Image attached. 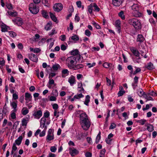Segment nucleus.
I'll list each match as a JSON object with an SVG mask.
<instances>
[{
	"mask_svg": "<svg viewBox=\"0 0 157 157\" xmlns=\"http://www.w3.org/2000/svg\"><path fill=\"white\" fill-rule=\"evenodd\" d=\"M80 124L83 129L87 130L90 128V122L86 113L82 111H79Z\"/></svg>",
	"mask_w": 157,
	"mask_h": 157,
	"instance_id": "obj_1",
	"label": "nucleus"
},
{
	"mask_svg": "<svg viewBox=\"0 0 157 157\" xmlns=\"http://www.w3.org/2000/svg\"><path fill=\"white\" fill-rule=\"evenodd\" d=\"M76 56H71L68 57L66 60V63L68 67L72 69L77 63Z\"/></svg>",
	"mask_w": 157,
	"mask_h": 157,
	"instance_id": "obj_2",
	"label": "nucleus"
},
{
	"mask_svg": "<svg viewBox=\"0 0 157 157\" xmlns=\"http://www.w3.org/2000/svg\"><path fill=\"white\" fill-rule=\"evenodd\" d=\"M129 22L130 25H132L136 30H139L141 29L142 25L140 21L136 18L129 19Z\"/></svg>",
	"mask_w": 157,
	"mask_h": 157,
	"instance_id": "obj_3",
	"label": "nucleus"
},
{
	"mask_svg": "<svg viewBox=\"0 0 157 157\" xmlns=\"http://www.w3.org/2000/svg\"><path fill=\"white\" fill-rule=\"evenodd\" d=\"M133 11L132 13L134 16L136 17H140L142 16L143 14L139 12V7L138 5L134 4L131 6Z\"/></svg>",
	"mask_w": 157,
	"mask_h": 157,
	"instance_id": "obj_4",
	"label": "nucleus"
},
{
	"mask_svg": "<svg viewBox=\"0 0 157 157\" xmlns=\"http://www.w3.org/2000/svg\"><path fill=\"white\" fill-rule=\"evenodd\" d=\"M29 10L30 12L33 14L38 13L39 10V6L33 3H31L29 5Z\"/></svg>",
	"mask_w": 157,
	"mask_h": 157,
	"instance_id": "obj_5",
	"label": "nucleus"
},
{
	"mask_svg": "<svg viewBox=\"0 0 157 157\" xmlns=\"http://www.w3.org/2000/svg\"><path fill=\"white\" fill-rule=\"evenodd\" d=\"M54 130L52 129H49L48 135L46 136V140L47 142H49L50 141L54 139Z\"/></svg>",
	"mask_w": 157,
	"mask_h": 157,
	"instance_id": "obj_6",
	"label": "nucleus"
},
{
	"mask_svg": "<svg viewBox=\"0 0 157 157\" xmlns=\"http://www.w3.org/2000/svg\"><path fill=\"white\" fill-rule=\"evenodd\" d=\"M63 5L61 3H56L53 6L54 10L55 11L59 12L63 9Z\"/></svg>",
	"mask_w": 157,
	"mask_h": 157,
	"instance_id": "obj_7",
	"label": "nucleus"
},
{
	"mask_svg": "<svg viewBox=\"0 0 157 157\" xmlns=\"http://www.w3.org/2000/svg\"><path fill=\"white\" fill-rule=\"evenodd\" d=\"M12 21L19 26L21 25L23 23L22 19L19 17H17L14 19H13Z\"/></svg>",
	"mask_w": 157,
	"mask_h": 157,
	"instance_id": "obj_8",
	"label": "nucleus"
},
{
	"mask_svg": "<svg viewBox=\"0 0 157 157\" xmlns=\"http://www.w3.org/2000/svg\"><path fill=\"white\" fill-rule=\"evenodd\" d=\"M33 115L35 118L39 119L42 116V112L41 110H39L36 112H35Z\"/></svg>",
	"mask_w": 157,
	"mask_h": 157,
	"instance_id": "obj_9",
	"label": "nucleus"
},
{
	"mask_svg": "<svg viewBox=\"0 0 157 157\" xmlns=\"http://www.w3.org/2000/svg\"><path fill=\"white\" fill-rule=\"evenodd\" d=\"M76 81L75 77L72 75L69 77L68 79V82L71 86H72L74 84H75Z\"/></svg>",
	"mask_w": 157,
	"mask_h": 157,
	"instance_id": "obj_10",
	"label": "nucleus"
},
{
	"mask_svg": "<svg viewBox=\"0 0 157 157\" xmlns=\"http://www.w3.org/2000/svg\"><path fill=\"white\" fill-rule=\"evenodd\" d=\"M121 21L119 20H117L115 22V26L117 29L118 33H120L121 30Z\"/></svg>",
	"mask_w": 157,
	"mask_h": 157,
	"instance_id": "obj_11",
	"label": "nucleus"
},
{
	"mask_svg": "<svg viewBox=\"0 0 157 157\" xmlns=\"http://www.w3.org/2000/svg\"><path fill=\"white\" fill-rule=\"evenodd\" d=\"M29 58L33 62H36L38 61V58L37 56L33 53L29 54Z\"/></svg>",
	"mask_w": 157,
	"mask_h": 157,
	"instance_id": "obj_12",
	"label": "nucleus"
},
{
	"mask_svg": "<svg viewBox=\"0 0 157 157\" xmlns=\"http://www.w3.org/2000/svg\"><path fill=\"white\" fill-rule=\"evenodd\" d=\"M130 49L133 54L136 56L139 57L140 56V53L139 51L133 47L130 48Z\"/></svg>",
	"mask_w": 157,
	"mask_h": 157,
	"instance_id": "obj_13",
	"label": "nucleus"
},
{
	"mask_svg": "<svg viewBox=\"0 0 157 157\" xmlns=\"http://www.w3.org/2000/svg\"><path fill=\"white\" fill-rule=\"evenodd\" d=\"M10 105L11 106L13 109V112H16L17 110V101H12L10 103Z\"/></svg>",
	"mask_w": 157,
	"mask_h": 157,
	"instance_id": "obj_14",
	"label": "nucleus"
},
{
	"mask_svg": "<svg viewBox=\"0 0 157 157\" xmlns=\"http://www.w3.org/2000/svg\"><path fill=\"white\" fill-rule=\"evenodd\" d=\"M123 0H112L113 4L116 6H120L123 2Z\"/></svg>",
	"mask_w": 157,
	"mask_h": 157,
	"instance_id": "obj_15",
	"label": "nucleus"
},
{
	"mask_svg": "<svg viewBox=\"0 0 157 157\" xmlns=\"http://www.w3.org/2000/svg\"><path fill=\"white\" fill-rule=\"evenodd\" d=\"M25 100L26 103H28L32 100V96L30 94L28 93H26L25 94Z\"/></svg>",
	"mask_w": 157,
	"mask_h": 157,
	"instance_id": "obj_16",
	"label": "nucleus"
},
{
	"mask_svg": "<svg viewBox=\"0 0 157 157\" xmlns=\"http://www.w3.org/2000/svg\"><path fill=\"white\" fill-rule=\"evenodd\" d=\"M22 139L23 137L22 136H19L18 138L15 140V143L13 144H15L19 146L21 144Z\"/></svg>",
	"mask_w": 157,
	"mask_h": 157,
	"instance_id": "obj_17",
	"label": "nucleus"
},
{
	"mask_svg": "<svg viewBox=\"0 0 157 157\" xmlns=\"http://www.w3.org/2000/svg\"><path fill=\"white\" fill-rule=\"evenodd\" d=\"M145 40V38L142 34H138L137 36V38L136 40L137 42L140 43L143 42Z\"/></svg>",
	"mask_w": 157,
	"mask_h": 157,
	"instance_id": "obj_18",
	"label": "nucleus"
},
{
	"mask_svg": "<svg viewBox=\"0 0 157 157\" xmlns=\"http://www.w3.org/2000/svg\"><path fill=\"white\" fill-rule=\"evenodd\" d=\"M70 153L71 155L74 156L77 154L79 151L76 149L73 148V149H70Z\"/></svg>",
	"mask_w": 157,
	"mask_h": 157,
	"instance_id": "obj_19",
	"label": "nucleus"
},
{
	"mask_svg": "<svg viewBox=\"0 0 157 157\" xmlns=\"http://www.w3.org/2000/svg\"><path fill=\"white\" fill-rule=\"evenodd\" d=\"M145 67L149 70H152L155 68L153 64L151 62L148 63Z\"/></svg>",
	"mask_w": 157,
	"mask_h": 157,
	"instance_id": "obj_20",
	"label": "nucleus"
},
{
	"mask_svg": "<svg viewBox=\"0 0 157 157\" xmlns=\"http://www.w3.org/2000/svg\"><path fill=\"white\" fill-rule=\"evenodd\" d=\"M83 67L84 66L82 64H78L76 65H75L72 69L74 70H76L83 68Z\"/></svg>",
	"mask_w": 157,
	"mask_h": 157,
	"instance_id": "obj_21",
	"label": "nucleus"
},
{
	"mask_svg": "<svg viewBox=\"0 0 157 157\" xmlns=\"http://www.w3.org/2000/svg\"><path fill=\"white\" fill-rule=\"evenodd\" d=\"M137 93L140 97H142V96H144V95L145 94L143 91V90L142 89L139 88L137 90Z\"/></svg>",
	"mask_w": 157,
	"mask_h": 157,
	"instance_id": "obj_22",
	"label": "nucleus"
},
{
	"mask_svg": "<svg viewBox=\"0 0 157 157\" xmlns=\"http://www.w3.org/2000/svg\"><path fill=\"white\" fill-rule=\"evenodd\" d=\"M78 88L80 89V90H78L79 92H83L84 91V90L82 87V82H81L78 83Z\"/></svg>",
	"mask_w": 157,
	"mask_h": 157,
	"instance_id": "obj_23",
	"label": "nucleus"
},
{
	"mask_svg": "<svg viewBox=\"0 0 157 157\" xmlns=\"http://www.w3.org/2000/svg\"><path fill=\"white\" fill-rule=\"evenodd\" d=\"M146 126L147 127V129L149 132H151L154 130V127L152 125L150 124H147Z\"/></svg>",
	"mask_w": 157,
	"mask_h": 157,
	"instance_id": "obj_24",
	"label": "nucleus"
},
{
	"mask_svg": "<svg viewBox=\"0 0 157 157\" xmlns=\"http://www.w3.org/2000/svg\"><path fill=\"white\" fill-rule=\"evenodd\" d=\"M90 97L89 95H87L86 97L85 101L84 102V104L86 105H88V104L90 101Z\"/></svg>",
	"mask_w": 157,
	"mask_h": 157,
	"instance_id": "obj_25",
	"label": "nucleus"
},
{
	"mask_svg": "<svg viewBox=\"0 0 157 157\" xmlns=\"http://www.w3.org/2000/svg\"><path fill=\"white\" fill-rule=\"evenodd\" d=\"M21 112L22 114L25 115L27 114L29 112V110L26 107H24L22 109Z\"/></svg>",
	"mask_w": 157,
	"mask_h": 157,
	"instance_id": "obj_26",
	"label": "nucleus"
},
{
	"mask_svg": "<svg viewBox=\"0 0 157 157\" xmlns=\"http://www.w3.org/2000/svg\"><path fill=\"white\" fill-rule=\"evenodd\" d=\"M91 4H92L93 7H94L95 11L97 12H99L100 11V8L95 3H94Z\"/></svg>",
	"mask_w": 157,
	"mask_h": 157,
	"instance_id": "obj_27",
	"label": "nucleus"
},
{
	"mask_svg": "<svg viewBox=\"0 0 157 157\" xmlns=\"http://www.w3.org/2000/svg\"><path fill=\"white\" fill-rule=\"evenodd\" d=\"M78 53V50L77 49H75V50H73L71 52V54L72 56H76Z\"/></svg>",
	"mask_w": 157,
	"mask_h": 157,
	"instance_id": "obj_28",
	"label": "nucleus"
},
{
	"mask_svg": "<svg viewBox=\"0 0 157 157\" xmlns=\"http://www.w3.org/2000/svg\"><path fill=\"white\" fill-rule=\"evenodd\" d=\"M47 128V126H45L44 130L40 134V137L44 136L45 135V132Z\"/></svg>",
	"mask_w": 157,
	"mask_h": 157,
	"instance_id": "obj_29",
	"label": "nucleus"
},
{
	"mask_svg": "<svg viewBox=\"0 0 157 157\" xmlns=\"http://www.w3.org/2000/svg\"><path fill=\"white\" fill-rule=\"evenodd\" d=\"M101 132H99L98 134L97 135L95 140V142L96 144H98L101 139Z\"/></svg>",
	"mask_w": 157,
	"mask_h": 157,
	"instance_id": "obj_30",
	"label": "nucleus"
},
{
	"mask_svg": "<svg viewBox=\"0 0 157 157\" xmlns=\"http://www.w3.org/2000/svg\"><path fill=\"white\" fill-rule=\"evenodd\" d=\"M50 15L51 18L54 22H56L57 19L55 16L52 13H50Z\"/></svg>",
	"mask_w": 157,
	"mask_h": 157,
	"instance_id": "obj_31",
	"label": "nucleus"
},
{
	"mask_svg": "<svg viewBox=\"0 0 157 157\" xmlns=\"http://www.w3.org/2000/svg\"><path fill=\"white\" fill-rule=\"evenodd\" d=\"M118 15L122 20L125 19V17L123 11L120 12L118 13Z\"/></svg>",
	"mask_w": 157,
	"mask_h": 157,
	"instance_id": "obj_32",
	"label": "nucleus"
},
{
	"mask_svg": "<svg viewBox=\"0 0 157 157\" xmlns=\"http://www.w3.org/2000/svg\"><path fill=\"white\" fill-rule=\"evenodd\" d=\"M60 67L59 64H55L52 67V69L55 71H57L59 68H60Z\"/></svg>",
	"mask_w": 157,
	"mask_h": 157,
	"instance_id": "obj_33",
	"label": "nucleus"
},
{
	"mask_svg": "<svg viewBox=\"0 0 157 157\" xmlns=\"http://www.w3.org/2000/svg\"><path fill=\"white\" fill-rule=\"evenodd\" d=\"M42 16H43L46 18H48V13H47V12H46V11H45V10H43L42 11Z\"/></svg>",
	"mask_w": 157,
	"mask_h": 157,
	"instance_id": "obj_34",
	"label": "nucleus"
},
{
	"mask_svg": "<svg viewBox=\"0 0 157 157\" xmlns=\"http://www.w3.org/2000/svg\"><path fill=\"white\" fill-rule=\"evenodd\" d=\"M105 150L103 149L100 151L99 155V157H105Z\"/></svg>",
	"mask_w": 157,
	"mask_h": 157,
	"instance_id": "obj_35",
	"label": "nucleus"
},
{
	"mask_svg": "<svg viewBox=\"0 0 157 157\" xmlns=\"http://www.w3.org/2000/svg\"><path fill=\"white\" fill-rule=\"evenodd\" d=\"M1 31L2 32H5L7 31V27L6 25H2L1 26Z\"/></svg>",
	"mask_w": 157,
	"mask_h": 157,
	"instance_id": "obj_36",
	"label": "nucleus"
},
{
	"mask_svg": "<svg viewBox=\"0 0 157 157\" xmlns=\"http://www.w3.org/2000/svg\"><path fill=\"white\" fill-rule=\"evenodd\" d=\"M144 97L147 100L153 101V98L152 97L148 96L147 94H146L144 95Z\"/></svg>",
	"mask_w": 157,
	"mask_h": 157,
	"instance_id": "obj_37",
	"label": "nucleus"
},
{
	"mask_svg": "<svg viewBox=\"0 0 157 157\" xmlns=\"http://www.w3.org/2000/svg\"><path fill=\"white\" fill-rule=\"evenodd\" d=\"M7 111V110L6 109V108H4V107L3 108V109H0V113H1L3 114H4L5 115L6 114V113Z\"/></svg>",
	"mask_w": 157,
	"mask_h": 157,
	"instance_id": "obj_38",
	"label": "nucleus"
},
{
	"mask_svg": "<svg viewBox=\"0 0 157 157\" xmlns=\"http://www.w3.org/2000/svg\"><path fill=\"white\" fill-rule=\"evenodd\" d=\"M83 97V95L82 93L74 96V98H75L76 99H79L80 98Z\"/></svg>",
	"mask_w": 157,
	"mask_h": 157,
	"instance_id": "obj_39",
	"label": "nucleus"
},
{
	"mask_svg": "<svg viewBox=\"0 0 157 157\" xmlns=\"http://www.w3.org/2000/svg\"><path fill=\"white\" fill-rule=\"evenodd\" d=\"M69 73V71H68V70L67 69H64L62 71V77H64V76L63 75V74L65 75L66 74H68Z\"/></svg>",
	"mask_w": 157,
	"mask_h": 157,
	"instance_id": "obj_40",
	"label": "nucleus"
},
{
	"mask_svg": "<svg viewBox=\"0 0 157 157\" xmlns=\"http://www.w3.org/2000/svg\"><path fill=\"white\" fill-rule=\"evenodd\" d=\"M51 24L49 23H48L45 26V29L46 30H48L51 29Z\"/></svg>",
	"mask_w": 157,
	"mask_h": 157,
	"instance_id": "obj_41",
	"label": "nucleus"
},
{
	"mask_svg": "<svg viewBox=\"0 0 157 157\" xmlns=\"http://www.w3.org/2000/svg\"><path fill=\"white\" fill-rule=\"evenodd\" d=\"M22 125L23 126H26L27 123V121L25 118H23L22 121Z\"/></svg>",
	"mask_w": 157,
	"mask_h": 157,
	"instance_id": "obj_42",
	"label": "nucleus"
},
{
	"mask_svg": "<svg viewBox=\"0 0 157 157\" xmlns=\"http://www.w3.org/2000/svg\"><path fill=\"white\" fill-rule=\"evenodd\" d=\"M48 84L50 85H54V86H56V84L55 83L54 80L52 78L49 79L48 81Z\"/></svg>",
	"mask_w": 157,
	"mask_h": 157,
	"instance_id": "obj_43",
	"label": "nucleus"
},
{
	"mask_svg": "<svg viewBox=\"0 0 157 157\" xmlns=\"http://www.w3.org/2000/svg\"><path fill=\"white\" fill-rule=\"evenodd\" d=\"M92 24L97 29H101L100 26L95 22H93Z\"/></svg>",
	"mask_w": 157,
	"mask_h": 157,
	"instance_id": "obj_44",
	"label": "nucleus"
},
{
	"mask_svg": "<svg viewBox=\"0 0 157 157\" xmlns=\"http://www.w3.org/2000/svg\"><path fill=\"white\" fill-rule=\"evenodd\" d=\"M92 10L93 6H92V4H91L88 6V11L91 14L92 13Z\"/></svg>",
	"mask_w": 157,
	"mask_h": 157,
	"instance_id": "obj_45",
	"label": "nucleus"
},
{
	"mask_svg": "<svg viewBox=\"0 0 157 157\" xmlns=\"http://www.w3.org/2000/svg\"><path fill=\"white\" fill-rule=\"evenodd\" d=\"M49 97V100L51 101H55L56 100V97L55 96H51Z\"/></svg>",
	"mask_w": 157,
	"mask_h": 157,
	"instance_id": "obj_46",
	"label": "nucleus"
},
{
	"mask_svg": "<svg viewBox=\"0 0 157 157\" xmlns=\"http://www.w3.org/2000/svg\"><path fill=\"white\" fill-rule=\"evenodd\" d=\"M8 13L9 15L12 16H16L17 15V13L16 12H8Z\"/></svg>",
	"mask_w": 157,
	"mask_h": 157,
	"instance_id": "obj_47",
	"label": "nucleus"
},
{
	"mask_svg": "<svg viewBox=\"0 0 157 157\" xmlns=\"http://www.w3.org/2000/svg\"><path fill=\"white\" fill-rule=\"evenodd\" d=\"M9 35L12 37H14L16 36V34L13 31H9Z\"/></svg>",
	"mask_w": 157,
	"mask_h": 157,
	"instance_id": "obj_48",
	"label": "nucleus"
},
{
	"mask_svg": "<svg viewBox=\"0 0 157 157\" xmlns=\"http://www.w3.org/2000/svg\"><path fill=\"white\" fill-rule=\"evenodd\" d=\"M71 39L74 41H77L79 40L78 37L76 35L72 36L71 37Z\"/></svg>",
	"mask_w": 157,
	"mask_h": 157,
	"instance_id": "obj_49",
	"label": "nucleus"
},
{
	"mask_svg": "<svg viewBox=\"0 0 157 157\" xmlns=\"http://www.w3.org/2000/svg\"><path fill=\"white\" fill-rule=\"evenodd\" d=\"M85 34L87 36H90L91 33V32L88 29H86L85 31Z\"/></svg>",
	"mask_w": 157,
	"mask_h": 157,
	"instance_id": "obj_50",
	"label": "nucleus"
},
{
	"mask_svg": "<svg viewBox=\"0 0 157 157\" xmlns=\"http://www.w3.org/2000/svg\"><path fill=\"white\" fill-rule=\"evenodd\" d=\"M52 94L53 96L57 97L58 95V93L57 90L56 89L55 90L53 91L52 92Z\"/></svg>",
	"mask_w": 157,
	"mask_h": 157,
	"instance_id": "obj_51",
	"label": "nucleus"
},
{
	"mask_svg": "<svg viewBox=\"0 0 157 157\" xmlns=\"http://www.w3.org/2000/svg\"><path fill=\"white\" fill-rule=\"evenodd\" d=\"M42 2L45 6H48L49 3L47 0H43Z\"/></svg>",
	"mask_w": 157,
	"mask_h": 157,
	"instance_id": "obj_52",
	"label": "nucleus"
},
{
	"mask_svg": "<svg viewBox=\"0 0 157 157\" xmlns=\"http://www.w3.org/2000/svg\"><path fill=\"white\" fill-rule=\"evenodd\" d=\"M52 108L55 110H56L59 108L58 105L56 103H54L52 105Z\"/></svg>",
	"mask_w": 157,
	"mask_h": 157,
	"instance_id": "obj_53",
	"label": "nucleus"
},
{
	"mask_svg": "<svg viewBox=\"0 0 157 157\" xmlns=\"http://www.w3.org/2000/svg\"><path fill=\"white\" fill-rule=\"evenodd\" d=\"M146 120L145 119H141L138 121L142 125H143L146 122Z\"/></svg>",
	"mask_w": 157,
	"mask_h": 157,
	"instance_id": "obj_54",
	"label": "nucleus"
},
{
	"mask_svg": "<svg viewBox=\"0 0 157 157\" xmlns=\"http://www.w3.org/2000/svg\"><path fill=\"white\" fill-rule=\"evenodd\" d=\"M125 93V91L120 90L118 92L117 94L118 96H122Z\"/></svg>",
	"mask_w": 157,
	"mask_h": 157,
	"instance_id": "obj_55",
	"label": "nucleus"
},
{
	"mask_svg": "<svg viewBox=\"0 0 157 157\" xmlns=\"http://www.w3.org/2000/svg\"><path fill=\"white\" fill-rule=\"evenodd\" d=\"M111 65V64L109 63H104L103 65V66L105 68H108L109 67H110V65Z\"/></svg>",
	"mask_w": 157,
	"mask_h": 157,
	"instance_id": "obj_56",
	"label": "nucleus"
},
{
	"mask_svg": "<svg viewBox=\"0 0 157 157\" xmlns=\"http://www.w3.org/2000/svg\"><path fill=\"white\" fill-rule=\"evenodd\" d=\"M141 70L140 68H137L136 71H134L133 73V75H135L137 73L141 71Z\"/></svg>",
	"mask_w": 157,
	"mask_h": 157,
	"instance_id": "obj_57",
	"label": "nucleus"
},
{
	"mask_svg": "<svg viewBox=\"0 0 157 157\" xmlns=\"http://www.w3.org/2000/svg\"><path fill=\"white\" fill-rule=\"evenodd\" d=\"M16 112H12L11 114V117L12 119H15L16 118Z\"/></svg>",
	"mask_w": 157,
	"mask_h": 157,
	"instance_id": "obj_58",
	"label": "nucleus"
},
{
	"mask_svg": "<svg viewBox=\"0 0 157 157\" xmlns=\"http://www.w3.org/2000/svg\"><path fill=\"white\" fill-rule=\"evenodd\" d=\"M147 94L148 95H150L151 96H156V94L153 91H152L149 93H148Z\"/></svg>",
	"mask_w": 157,
	"mask_h": 157,
	"instance_id": "obj_59",
	"label": "nucleus"
},
{
	"mask_svg": "<svg viewBox=\"0 0 157 157\" xmlns=\"http://www.w3.org/2000/svg\"><path fill=\"white\" fill-rule=\"evenodd\" d=\"M50 150L51 152H55L56 151V148L55 146H52L51 147Z\"/></svg>",
	"mask_w": 157,
	"mask_h": 157,
	"instance_id": "obj_60",
	"label": "nucleus"
},
{
	"mask_svg": "<svg viewBox=\"0 0 157 157\" xmlns=\"http://www.w3.org/2000/svg\"><path fill=\"white\" fill-rule=\"evenodd\" d=\"M49 112L48 111H47L44 114V118H48L49 117Z\"/></svg>",
	"mask_w": 157,
	"mask_h": 157,
	"instance_id": "obj_61",
	"label": "nucleus"
},
{
	"mask_svg": "<svg viewBox=\"0 0 157 157\" xmlns=\"http://www.w3.org/2000/svg\"><path fill=\"white\" fill-rule=\"evenodd\" d=\"M18 98V96L17 94L15 93H14L13 94V99L14 100H17Z\"/></svg>",
	"mask_w": 157,
	"mask_h": 157,
	"instance_id": "obj_62",
	"label": "nucleus"
},
{
	"mask_svg": "<svg viewBox=\"0 0 157 157\" xmlns=\"http://www.w3.org/2000/svg\"><path fill=\"white\" fill-rule=\"evenodd\" d=\"M6 6L7 8L9 9H13L12 5L10 3L7 4H6Z\"/></svg>",
	"mask_w": 157,
	"mask_h": 157,
	"instance_id": "obj_63",
	"label": "nucleus"
},
{
	"mask_svg": "<svg viewBox=\"0 0 157 157\" xmlns=\"http://www.w3.org/2000/svg\"><path fill=\"white\" fill-rule=\"evenodd\" d=\"M60 38L62 41H64L66 40V36L65 35H62L60 36Z\"/></svg>",
	"mask_w": 157,
	"mask_h": 157,
	"instance_id": "obj_64",
	"label": "nucleus"
}]
</instances>
